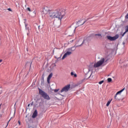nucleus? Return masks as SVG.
Masks as SVG:
<instances>
[{
	"instance_id": "1",
	"label": "nucleus",
	"mask_w": 128,
	"mask_h": 128,
	"mask_svg": "<svg viewBox=\"0 0 128 128\" xmlns=\"http://www.w3.org/2000/svg\"><path fill=\"white\" fill-rule=\"evenodd\" d=\"M43 14H48L51 18H58L60 22L62 19L64 18V16L66 14V12L64 11V9L62 8H58L55 10H46V8L43 10Z\"/></svg>"
},
{
	"instance_id": "2",
	"label": "nucleus",
	"mask_w": 128,
	"mask_h": 128,
	"mask_svg": "<svg viewBox=\"0 0 128 128\" xmlns=\"http://www.w3.org/2000/svg\"><path fill=\"white\" fill-rule=\"evenodd\" d=\"M38 90L39 94H40V96H42L44 100H50V96H48V94L46 92H44V91L42 90L40 88H38Z\"/></svg>"
},
{
	"instance_id": "3",
	"label": "nucleus",
	"mask_w": 128,
	"mask_h": 128,
	"mask_svg": "<svg viewBox=\"0 0 128 128\" xmlns=\"http://www.w3.org/2000/svg\"><path fill=\"white\" fill-rule=\"evenodd\" d=\"M104 62V58H102L101 59L98 61L96 64H94V68H98Z\"/></svg>"
},
{
	"instance_id": "4",
	"label": "nucleus",
	"mask_w": 128,
	"mask_h": 128,
	"mask_svg": "<svg viewBox=\"0 0 128 128\" xmlns=\"http://www.w3.org/2000/svg\"><path fill=\"white\" fill-rule=\"evenodd\" d=\"M91 18H86L84 20V21L83 22H82V20H78L76 23L77 26H82L83 24H86V22H88V20H90Z\"/></svg>"
},
{
	"instance_id": "5",
	"label": "nucleus",
	"mask_w": 128,
	"mask_h": 128,
	"mask_svg": "<svg viewBox=\"0 0 128 128\" xmlns=\"http://www.w3.org/2000/svg\"><path fill=\"white\" fill-rule=\"evenodd\" d=\"M119 37H120V36L118 35V34H116L114 36H106L108 40H110V42H114V40H118V38Z\"/></svg>"
},
{
	"instance_id": "6",
	"label": "nucleus",
	"mask_w": 128,
	"mask_h": 128,
	"mask_svg": "<svg viewBox=\"0 0 128 128\" xmlns=\"http://www.w3.org/2000/svg\"><path fill=\"white\" fill-rule=\"evenodd\" d=\"M70 88V84H68L66 86L64 87L60 92H68V90Z\"/></svg>"
},
{
	"instance_id": "7",
	"label": "nucleus",
	"mask_w": 128,
	"mask_h": 128,
	"mask_svg": "<svg viewBox=\"0 0 128 128\" xmlns=\"http://www.w3.org/2000/svg\"><path fill=\"white\" fill-rule=\"evenodd\" d=\"M124 90V88H122V90H120L116 94H115L114 96V99L116 100H120V98H118V94H122V92Z\"/></svg>"
},
{
	"instance_id": "8",
	"label": "nucleus",
	"mask_w": 128,
	"mask_h": 128,
	"mask_svg": "<svg viewBox=\"0 0 128 128\" xmlns=\"http://www.w3.org/2000/svg\"><path fill=\"white\" fill-rule=\"evenodd\" d=\"M94 36L95 40H102V36L100 34H94Z\"/></svg>"
},
{
	"instance_id": "9",
	"label": "nucleus",
	"mask_w": 128,
	"mask_h": 128,
	"mask_svg": "<svg viewBox=\"0 0 128 128\" xmlns=\"http://www.w3.org/2000/svg\"><path fill=\"white\" fill-rule=\"evenodd\" d=\"M71 54H72V52H67L63 56L62 58V60H64V58H66V56H70Z\"/></svg>"
},
{
	"instance_id": "10",
	"label": "nucleus",
	"mask_w": 128,
	"mask_h": 128,
	"mask_svg": "<svg viewBox=\"0 0 128 128\" xmlns=\"http://www.w3.org/2000/svg\"><path fill=\"white\" fill-rule=\"evenodd\" d=\"M36 116H38V110H36L33 113L32 118H36Z\"/></svg>"
},
{
	"instance_id": "11",
	"label": "nucleus",
	"mask_w": 128,
	"mask_h": 128,
	"mask_svg": "<svg viewBox=\"0 0 128 128\" xmlns=\"http://www.w3.org/2000/svg\"><path fill=\"white\" fill-rule=\"evenodd\" d=\"M70 74H71L72 76H74V78H77L78 77V75L76 74L74 72H71Z\"/></svg>"
},
{
	"instance_id": "12",
	"label": "nucleus",
	"mask_w": 128,
	"mask_h": 128,
	"mask_svg": "<svg viewBox=\"0 0 128 128\" xmlns=\"http://www.w3.org/2000/svg\"><path fill=\"white\" fill-rule=\"evenodd\" d=\"M128 32V26H126V31L122 34V36H124V34H126Z\"/></svg>"
},
{
	"instance_id": "13",
	"label": "nucleus",
	"mask_w": 128,
	"mask_h": 128,
	"mask_svg": "<svg viewBox=\"0 0 128 128\" xmlns=\"http://www.w3.org/2000/svg\"><path fill=\"white\" fill-rule=\"evenodd\" d=\"M112 98L108 102L107 104H106V106H110V102H112Z\"/></svg>"
},
{
	"instance_id": "14",
	"label": "nucleus",
	"mask_w": 128,
	"mask_h": 128,
	"mask_svg": "<svg viewBox=\"0 0 128 128\" xmlns=\"http://www.w3.org/2000/svg\"><path fill=\"white\" fill-rule=\"evenodd\" d=\"M52 73H50L47 78L49 79V80H50V78H52Z\"/></svg>"
},
{
	"instance_id": "15",
	"label": "nucleus",
	"mask_w": 128,
	"mask_h": 128,
	"mask_svg": "<svg viewBox=\"0 0 128 128\" xmlns=\"http://www.w3.org/2000/svg\"><path fill=\"white\" fill-rule=\"evenodd\" d=\"M128 19V13L126 14V15L125 16V20H124V22H126V20Z\"/></svg>"
},
{
	"instance_id": "16",
	"label": "nucleus",
	"mask_w": 128,
	"mask_h": 128,
	"mask_svg": "<svg viewBox=\"0 0 128 128\" xmlns=\"http://www.w3.org/2000/svg\"><path fill=\"white\" fill-rule=\"evenodd\" d=\"M112 78H108V82H112Z\"/></svg>"
},
{
	"instance_id": "17",
	"label": "nucleus",
	"mask_w": 128,
	"mask_h": 128,
	"mask_svg": "<svg viewBox=\"0 0 128 128\" xmlns=\"http://www.w3.org/2000/svg\"><path fill=\"white\" fill-rule=\"evenodd\" d=\"M85 42H86V40L84 39V40H83V41H82V44L80 45L79 46H82V44H84Z\"/></svg>"
},
{
	"instance_id": "18",
	"label": "nucleus",
	"mask_w": 128,
	"mask_h": 128,
	"mask_svg": "<svg viewBox=\"0 0 128 128\" xmlns=\"http://www.w3.org/2000/svg\"><path fill=\"white\" fill-rule=\"evenodd\" d=\"M44 84V80H41V86Z\"/></svg>"
},
{
	"instance_id": "19",
	"label": "nucleus",
	"mask_w": 128,
	"mask_h": 128,
	"mask_svg": "<svg viewBox=\"0 0 128 128\" xmlns=\"http://www.w3.org/2000/svg\"><path fill=\"white\" fill-rule=\"evenodd\" d=\"M104 80L100 81L98 82L99 84H104Z\"/></svg>"
},
{
	"instance_id": "20",
	"label": "nucleus",
	"mask_w": 128,
	"mask_h": 128,
	"mask_svg": "<svg viewBox=\"0 0 128 128\" xmlns=\"http://www.w3.org/2000/svg\"><path fill=\"white\" fill-rule=\"evenodd\" d=\"M124 88V90H126V92H128V86H126V87H124V88Z\"/></svg>"
},
{
	"instance_id": "21",
	"label": "nucleus",
	"mask_w": 128,
	"mask_h": 128,
	"mask_svg": "<svg viewBox=\"0 0 128 128\" xmlns=\"http://www.w3.org/2000/svg\"><path fill=\"white\" fill-rule=\"evenodd\" d=\"M58 90H60V89H55L54 90V92H58Z\"/></svg>"
},
{
	"instance_id": "22",
	"label": "nucleus",
	"mask_w": 128,
	"mask_h": 128,
	"mask_svg": "<svg viewBox=\"0 0 128 128\" xmlns=\"http://www.w3.org/2000/svg\"><path fill=\"white\" fill-rule=\"evenodd\" d=\"M26 10H28V12H32L30 8H27Z\"/></svg>"
},
{
	"instance_id": "23",
	"label": "nucleus",
	"mask_w": 128,
	"mask_h": 128,
	"mask_svg": "<svg viewBox=\"0 0 128 128\" xmlns=\"http://www.w3.org/2000/svg\"><path fill=\"white\" fill-rule=\"evenodd\" d=\"M38 30H42V27H40V26H38Z\"/></svg>"
},
{
	"instance_id": "24",
	"label": "nucleus",
	"mask_w": 128,
	"mask_h": 128,
	"mask_svg": "<svg viewBox=\"0 0 128 128\" xmlns=\"http://www.w3.org/2000/svg\"><path fill=\"white\" fill-rule=\"evenodd\" d=\"M41 80H44V76H42Z\"/></svg>"
},
{
	"instance_id": "25",
	"label": "nucleus",
	"mask_w": 128,
	"mask_h": 128,
	"mask_svg": "<svg viewBox=\"0 0 128 128\" xmlns=\"http://www.w3.org/2000/svg\"><path fill=\"white\" fill-rule=\"evenodd\" d=\"M50 79H48L47 78V82H48V84H50Z\"/></svg>"
},
{
	"instance_id": "26",
	"label": "nucleus",
	"mask_w": 128,
	"mask_h": 128,
	"mask_svg": "<svg viewBox=\"0 0 128 128\" xmlns=\"http://www.w3.org/2000/svg\"><path fill=\"white\" fill-rule=\"evenodd\" d=\"M72 50V48H70L68 49V50L70 51Z\"/></svg>"
},
{
	"instance_id": "27",
	"label": "nucleus",
	"mask_w": 128,
	"mask_h": 128,
	"mask_svg": "<svg viewBox=\"0 0 128 128\" xmlns=\"http://www.w3.org/2000/svg\"><path fill=\"white\" fill-rule=\"evenodd\" d=\"M8 10H9V12H12V10L10 8H8Z\"/></svg>"
},
{
	"instance_id": "28",
	"label": "nucleus",
	"mask_w": 128,
	"mask_h": 128,
	"mask_svg": "<svg viewBox=\"0 0 128 128\" xmlns=\"http://www.w3.org/2000/svg\"><path fill=\"white\" fill-rule=\"evenodd\" d=\"M90 38V36H89L87 38H86L87 40H89Z\"/></svg>"
},
{
	"instance_id": "29",
	"label": "nucleus",
	"mask_w": 128,
	"mask_h": 128,
	"mask_svg": "<svg viewBox=\"0 0 128 128\" xmlns=\"http://www.w3.org/2000/svg\"><path fill=\"white\" fill-rule=\"evenodd\" d=\"M28 64H30V68H32V62H31L30 63V62H28Z\"/></svg>"
},
{
	"instance_id": "30",
	"label": "nucleus",
	"mask_w": 128,
	"mask_h": 128,
	"mask_svg": "<svg viewBox=\"0 0 128 128\" xmlns=\"http://www.w3.org/2000/svg\"><path fill=\"white\" fill-rule=\"evenodd\" d=\"M82 82H84V80H82L80 82V83L79 84H82Z\"/></svg>"
},
{
	"instance_id": "31",
	"label": "nucleus",
	"mask_w": 128,
	"mask_h": 128,
	"mask_svg": "<svg viewBox=\"0 0 128 128\" xmlns=\"http://www.w3.org/2000/svg\"><path fill=\"white\" fill-rule=\"evenodd\" d=\"M18 124L19 126H20V121L18 120Z\"/></svg>"
},
{
	"instance_id": "32",
	"label": "nucleus",
	"mask_w": 128,
	"mask_h": 128,
	"mask_svg": "<svg viewBox=\"0 0 128 128\" xmlns=\"http://www.w3.org/2000/svg\"><path fill=\"white\" fill-rule=\"evenodd\" d=\"M34 105V102H32V103L30 104V106H33Z\"/></svg>"
},
{
	"instance_id": "33",
	"label": "nucleus",
	"mask_w": 128,
	"mask_h": 128,
	"mask_svg": "<svg viewBox=\"0 0 128 128\" xmlns=\"http://www.w3.org/2000/svg\"><path fill=\"white\" fill-rule=\"evenodd\" d=\"M90 76H92V74L90 75V76L88 78H88H90Z\"/></svg>"
},
{
	"instance_id": "34",
	"label": "nucleus",
	"mask_w": 128,
	"mask_h": 128,
	"mask_svg": "<svg viewBox=\"0 0 128 128\" xmlns=\"http://www.w3.org/2000/svg\"><path fill=\"white\" fill-rule=\"evenodd\" d=\"M123 44H124H124H126V42H123Z\"/></svg>"
},
{
	"instance_id": "35",
	"label": "nucleus",
	"mask_w": 128,
	"mask_h": 128,
	"mask_svg": "<svg viewBox=\"0 0 128 128\" xmlns=\"http://www.w3.org/2000/svg\"><path fill=\"white\" fill-rule=\"evenodd\" d=\"M30 35V32H28V33H27V36H29Z\"/></svg>"
},
{
	"instance_id": "36",
	"label": "nucleus",
	"mask_w": 128,
	"mask_h": 128,
	"mask_svg": "<svg viewBox=\"0 0 128 128\" xmlns=\"http://www.w3.org/2000/svg\"><path fill=\"white\" fill-rule=\"evenodd\" d=\"M74 42V40H72L71 41H70V42Z\"/></svg>"
},
{
	"instance_id": "37",
	"label": "nucleus",
	"mask_w": 128,
	"mask_h": 128,
	"mask_svg": "<svg viewBox=\"0 0 128 128\" xmlns=\"http://www.w3.org/2000/svg\"><path fill=\"white\" fill-rule=\"evenodd\" d=\"M2 62V60H0V62Z\"/></svg>"
},
{
	"instance_id": "38",
	"label": "nucleus",
	"mask_w": 128,
	"mask_h": 128,
	"mask_svg": "<svg viewBox=\"0 0 128 128\" xmlns=\"http://www.w3.org/2000/svg\"><path fill=\"white\" fill-rule=\"evenodd\" d=\"M25 26H26V28H26V24H25Z\"/></svg>"
},
{
	"instance_id": "39",
	"label": "nucleus",
	"mask_w": 128,
	"mask_h": 128,
	"mask_svg": "<svg viewBox=\"0 0 128 128\" xmlns=\"http://www.w3.org/2000/svg\"><path fill=\"white\" fill-rule=\"evenodd\" d=\"M8 124H7V125H6V126H8Z\"/></svg>"
},
{
	"instance_id": "40",
	"label": "nucleus",
	"mask_w": 128,
	"mask_h": 128,
	"mask_svg": "<svg viewBox=\"0 0 128 128\" xmlns=\"http://www.w3.org/2000/svg\"><path fill=\"white\" fill-rule=\"evenodd\" d=\"M30 106V104H28V106Z\"/></svg>"
},
{
	"instance_id": "41",
	"label": "nucleus",
	"mask_w": 128,
	"mask_h": 128,
	"mask_svg": "<svg viewBox=\"0 0 128 128\" xmlns=\"http://www.w3.org/2000/svg\"><path fill=\"white\" fill-rule=\"evenodd\" d=\"M76 27L75 29H74V30H76Z\"/></svg>"
},
{
	"instance_id": "42",
	"label": "nucleus",
	"mask_w": 128,
	"mask_h": 128,
	"mask_svg": "<svg viewBox=\"0 0 128 128\" xmlns=\"http://www.w3.org/2000/svg\"><path fill=\"white\" fill-rule=\"evenodd\" d=\"M28 31L30 32V30H28Z\"/></svg>"
}]
</instances>
